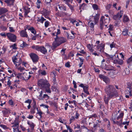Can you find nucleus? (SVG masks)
I'll use <instances>...</instances> for the list:
<instances>
[{"label": "nucleus", "mask_w": 132, "mask_h": 132, "mask_svg": "<svg viewBox=\"0 0 132 132\" xmlns=\"http://www.w3.org/2000/svg\"><path fill=\"white\" fill-rule=\"evenodd\" d=\"M118 86L116 85H109L105 88V90L108 95L106 97L105 95L103 99L105 103L108 105L109 100L113 97H117L119 96L118 90L120 89Z\"/></svg>", "instance_id": "obj_1"}, {"label": "nucleus", "mask_w": 132, "mask_h": 132, "mask_svg": "<svg viewBox=\"0 0 132 132\" xmlns=\"http://www.w3.org/2000/svg\"><path fill=\"white\" fill-rule=\"evenodd\" d=\"M38 85L42 89H45L47 93H51V91L50 88L51 85L46 80L43 79H40L38 81Z\"/></svg>", "instance_id": "obj_2"}, {"label": "nucleus", "mask_w": 132, "mask_h": 132, "mask_svg": "<svg viewBox=\"0 0 132 132\" xmlns=\"http://www.w3.org/2000/svg\"><path fill=\"white\" fill-rule=\"evenodd\" d=\"M110 19L109 16L107 14H105L104 16L101 17L100 21V28L101 30H102L104 26L107 25Z\"/></svg>", "instance_id": "obj_3"}, {"label": "nucleus", "mask_w": 132, "mask_h": 132, "mask_svg": "<svg viewBox=\"0 0 132 132\" xmlns=\"http://www.w3.org/2000/svg\"><path fill=\"white\" fill-rule=\"evenodd\" d=\"M104 44L102 43L96 46V51L92 53V54L95 56H98L100 54L104 52Z\"/></svg>", "instance_id": "obj_4"}, {"label": "nucleus", "mask_w": 132, "mask_h": 132, "mask_svg": "<svg viewBox=\"0 0 132 132\" xmlns=\"http://www.w3.org/2000/svg\"><path fill=\"white\" fill-rule=\"evenodd\" d=\"M15 75L17 78L21 79L22 80L27 81L31 77V75H29L26 72H24L23 73H18V74Z\"/></svg>", "instance_id": "obj_5"}, {"label": "nucleus", "mask_w": 132, "mask_h": 132, "mask_svg": "<svg viewBox=\"0 0 132 132\" xmlns=\"http://www.w3.org/2000/svg\"><path fill=\"white\" fill-rule=\"evenodd\" d=\"M32 48L37 51H40L44 54H46L47 53L46 49L44 46H32Z\"/></svg>", "instance_id": "obj_6"}, {"label": "nucleus", "mask_w": 132, "mask_h": 132, "mask_svg": "<svg viewBox=\"0 0 132 132\" xmlns=\"http://www.w3.org/2000/svg\"><path fill=\"white\" fill-rule=\"evenodd\" d=\"M18 54H17L12 58V61L15 66L20 65L22 62L21 59L20 58L18 57Z\"/></svg>", "instance_id": "obj_7"}, {"label": "nucleus", "mask_w": 132, "mask_h": 132, "mask_svg": "<svg viewBox=\"0 0 132 132\" xmlns=\"http://www.w3.org/2000/svg\"><path fill=\"white\" fill-rule=\"evenodd\" d=\"M6 35L10 41L13 42H16V37L15 35L10 32L7 33Z\"/></svg>", "instance_id": "obj_8"}, {"label": "nucleus", "mask_w": 132, "mask_h": 132, "mask_svg": "<svg viewBox=\"0 0 132 132\" xmlns=\"http://www.w3.org/2000/svg\"><path fill=\"white\" fill-rule=\"evenodd\" d=\"M29 55L34 63H36L38 61V57L36 54L32 53H31L29 54Z\"/></svg>", "instance_id": "obj_9"}, {"label": "nucleus", "mask_w": 132, "mask_h": 132, "mask_svg": "<svg viewBox=\"0 0 132 132\" xmlns=\"http://www.w3.org/2000/svg\"><path fill=\"white\" fill-rule=\"evenodd\" d=\"M125 97L127 98H129V95L132 96V88L127 89L125 91Z\"/></svg>", "instance_id": "obj_10"}, {"label": "nucleus", "mask_w": 132, "mask_h": 132, "mask_svg": "<svg viewBox=\"0 0 132 132\" xmlns=\"http://www.w3.org/2000/svg\"><path fill=\"white\" fill-rule=\"evenodd\" d=\"M60 44L58 42L56 39V38H55V41L52 44V46L51 47V48L53 50H54L57 47L60 46Z\"/></svg>", "instance_id": "obj_11"}, {"label": "nucleus", "mask_w": 132, "mask_h": 132, "mask_svg": "<svg viewBox=\"0 0 132 132\" xmlns=\"http://www.w3.org/2000/svg\"><path fill=\"white\" fill-rule=\"evenodd\" d=\"M58 42L61 45V44L65 43L67 41V39L62 37H59L56 38Z\"/></svg>", "instance_id": "obj_12"}, {"label": "nucleus", "mask_w": 132, "mask_h": 132, "mask_svg": "<svg viewBox=\"0 0 132 132\" xmlns=\"http://www.w3.org/2000/svg\"><path fill=\"white\" fill-rule=\"evenodd\" d=\"M123 14L122 12L120 11V12L118 13L117 14L114 15L113 19L115 20H120V19L122 16Z\"/></svg>", "instance_id": "obj_13"}, {"label": "nucleus", "mask_w": 132, "mask_h": 132, "mask_svg": "<svg viewBox=\"0 0 132 132\" xmlns=\"http://www.w3.org/2000/svg\"><path fill=\"white\" fill-rule=\"evenodd\" d=\"M109 28L108 30V32L110 35L111 36H112V35L114 34L113 30L114 29L113 26L112 24H110L109 26Z\"/></svg>", "instance_id": "obj_14"}, {"label": "nucleus", "mask_w": 132, "mask_h": 132, "mask_svg": "<svg viewBox=\"0 0 132 132\" xmlns=\"http://www.w3.org/2000/svg\"><path fill=\"white\" fill-rule=\"evenodd\" d=\"M26 31L24 30H22L20 32V34L21 36L23 37H28V36Z\"/></svg>", "instance_id": "obj_15"}, {"label": "nucleus", "mask_w": 132, "mask_h": 132, "mask_svg": "<svg viewBox=\"0 0 132 132\" xmlns=\"http://www.w3.org/2000/svg\"><path fill=\"white\" fill-rule=\"evenodd\" d=\"M101 122V121L100 120H97L96 121L95 123L93 125V127L95 129L96 128L100 127V125Z\"/></svg>", "instance_id": "obj_16"}, {"label": "nucleus", "mask_w": 132, "mask_h": 132, "mask_svg": "<svg viewBox=\"0 0 132 132\" xmlns=\"http://www.w3.org/2000/svg\"><path fill=\"white\" fill-rule=\"evenodd\" d=\"M8 11V10L6 8L4 7L0 8V15L6 13Z\"/></svg>", "instance_id": "obj_17"}, {"label": "nucleus", "mask_w": 132, "mask_h": 132, "mask_svg": "<svg viewBox=\"0 0 132 132\" xmlns=\"http://www.w3.org/2000/svg\"><path fill=\"white\" fill-rule=\"evenodd\" d=\"M100 16V14H97L96 15L94 16V21L95 24H96L98 22Z\"/></svg>", "instance_id": "obj_18"}, {"label": "nucleus", "mask_w": 132, "mask_h": 132, "mask_svg": "<svg viewBox=\"0 0 132 132\" xmlns=\"http://www.w3.org/2000/svg\"><path fill=\"white\" fill-rule=\"evenodd\" d=\"M50 12L48 10L46 9L44 10L43 11V15L45 16V18L50 19L48 16L49 15Z\"/></svg>", "instance_id": "obj_19"}, {"label": "nucleus", "mask_w": 132, "mask_h": 132, "mask_svg": "<svg viewBox=\"0 0 132 132\" xmlns=\"http://www.w3.org/2000/svg\"><path fill=\"white\" fill-rule=\"evenodd\" d=\"M15 0H5L4 2L7 3L8 5H13L14 2Z\"/></svg>", "instance_id": "obj_20"}, {"label": "nucleus", "mask_w": 132, "mask_h": 132, "mask_svg": "<svg viewBox=\"0 0 132 132\" xmlns=\"http://www.w3.org/2000/svg\"><path fill=\"white\" fill-rule=\"evenodd\" d=\"M39 75L45 76L46 74V73L45 70L40 69L38 71Z\"/></svg>", "instance_id": "obj_21"}, {"label": "nucleus", "mask_w": 132, "mask_h": 132, "mask_svg": "<svg viewBox=\"0 0 132 132\" xmlns=\"http://www.w3.org/2000/svg\"><path fill=\"white\" fill-rule=\"evenodd\" d=\"M5 78V80H7V85L9 86H10L11 84V82L10 80L11 78L10 77L6 76V77H4Z\"/></svg>", "instance_id": "obj_22"}, {"label": "nucleus", "mask_w": 132, "mask_h": 132, "mask_svg": "<svg viewBox=\"0 0 132 132\" xmlns=\"http://www.w3.org/2000/svg\"><path fill=\"white\" fill-rule=\"evenodd\" d=\"M36 109L37 110V112L36 114H38L39 116V118H41L42 117V115L43 114V113L40 110H39L38 108H37Z\"/></svg>", "instance_id": "obj_23"}, {"label": "nucleus", "mask_w": 132, "mask_h": 132, "mask_svg": "<svg viewBox=\"0 0 132 132\" xmlns=\"http://www.w3.org/2000/svg\"><path fill=\"white\" fill-rule=\"evenodd\" d=\"M12 124L13 125L12 126V127L13 128H14V127L18 128L19 127V123L18 122H16L15 120L12 123Z\"/></svg>", "instance_id": "obj_24"}, {"label": "nucleus", "mask_w": 132, "mask_h": 132, "mask_svg": "<svg viewBox=\"0 0 132 132\" xmlns=\"http://www.w3.org/2000/svg\"><path fill=\"white\" fill-rule=\"evenodd\" d=\"M20 65H17L15 66L16 68L19 70L21 72H22L23 71L25 70V69L23 67L20 66Z\"/></svg>", "instance_id": "obj_25"}, {"label": "nucleus", "mask_w": 132, "mask_h": 132, "mask_svg": "<svg viewBox=\"0 0 132 132\" xmlns=\"http://www.w3.org/2000/svg\"><path fill=\"white\" fill-rule=\"evenodd\" d=\"M27 124L29 125L31 128V130H33L34 128L35 127V125H34L33 123L32 122H29V121L27 122Z\"/></svg>", "instance_id": "obj_26"}, {"label": "nucleus", "mask_w": 132, "mask_h": 132, "mask_svg": "<svg viewBox=\"0 0 132 132\" xmlns=\"http://www.w3.org/2000/svg\"><path fill=\"white\" fill-rule=\"evenodd\" d=\"M88 86L87 85H86L83 88L84 92L88 95L89 94V93L88 91Z\"/></svg>", "instance_id": "obj_27"}, {"label": "nucleus", "mask_w": 132, "mask_h": 132, "mask_svg": "<svg viewBox=\"0 0 132 132\" xmlns=\"http://www.w3.org/2000/svg\"><path fill=\"white\" fill-rule=\"evenodd\" d=\"M103 81L105 82L107 84H109L110 83V81L109 78L106 77L103 80Z\"/></svg>", "instance_id": "obj_28"}, {"label": "nucleus", "mask_w": 132, "mask_h": 132, "mask_svg": "<svg viewBox=\"0 0 132 132\" xmlns=\"http://www.w3.org/2000/svg\"><path fill=\"white\" fill-rule=\"evenodd\" d=\"M87 6L85 3H83L80 6L79 9L80 10L82 9L83 10L86 9V8Z\"/></svg>", "instance_id": "obj_29"}, {"label": "nucleus", "mask_w": 132, "mask_h": 132, "mask_svg": "<svg viewBox=\"0 0 132 132\" xmlns=\"http://www.w3.org/2000/svg\"><path fill=\"white\" fill-rule=\"evenodd\" d=\"M51 89L54 92L56 93H57L59 92L58 89L55 86H52Z\"/></svg>", "instance_id": "obj_30"}, {"label": "nucleus", "mask_w": 132, "mask_h": 132, "mask_svg": "<svg viewBox=\"0 0 132 132\" xmlns=\"http://www.w3.org/2000/svg\"><path fill=\"white\" fill-rule=\"evenodd\" d=\"M128 30L126 28H125L123 29V31L122 34L124 36H126L128 35Z\"/></svg>", "instance_id": "obj_31"}, {"label": "nucleus", "mask_w": 132, "mask_h": 132, "mask_svg": "<svg viewBox=\"0 0 132 132\" xmlns=\"http://www.w3.org/2000/svg\"><path fill=\"white\" fill-rule=\"evenodd\" d=\"M37 5V7L39 9L40 7L41 1L40 0H37L36 3Z\"/></svg>", "instance_id": "obj_32"}, {"label": "nucleus", "mask_w": 132, "mask_h": 132, "mask_svg": "<svg viewBox=\"0 0 132 132\" xmlns=\"http://www.w3.org/2000/svg\"><path fill=\"white\" fill-rule=\"evenodd\" d=\"M88 24L89 26L93 29L94 27V25L96 24H95L94 23L91 21H90L88 22Z\"/></svg>", "instance_id": "obj_33"}, {"label": "nucleus", "mask_w": 132, "mask_h": 132, "mask_svg": "<svg viewBox=\"0 0 132 132\" xmlns=\"http://www.w3.org/2000/svg\"><path fill=\"white\" fill-rule=\"evenodd\" d=\"M42 93L43 92L42 90H41L39 92V95L38 97V99L40 100L43 99V96H42Z\"/></svg>", "instance_id": "obj_34"}, {"label": "nucleus", "mask_w": 132, "mask_h": 132, "mask_svg": "<svg viewBox=\"0 0 132 132\" xmlns=\"http://www.w3.org/2000/svg\"><path fill=\"white\" fill-rule=\"evenodd\" d=\"M45 46L47 49H48L49 50V52H50L51 50V48L52 46L48 43H46Z\"/></svg>", "instance_id": "obj_35"}, {"label": "nucleus", "mask_w": 132, "mask_h": 132, "mask_svg": "<svg viewBox=\"0 0 132 132\" xmlns=\"http://www.w3.org/2000/svg\"><path fill=\"white\" fill-rule=\"evenodd\" d=\"M117 112L113 114L112 116V119L115 120H117Z\"/></svg>", "instance_id": "obj_36"}, {"label": "nucleus", "mask_w": 132, "mask_h": 132, "mask_svg": "<svg viewBox=\"0 0 132 132\" xmlns=\"http://www.w3.org/2000/svg\"><path fill=\"white\" fill-rule=\"evenodd\" d=\"M46 19H44L42 16L40 19H39V21L42 23H43L44 21L46 20Z\"/></svg>", "instance_id": "obj_37"}, {"label": "nucleus", "mask_w": 132, "mask_h": 132, "mask_svg": "<svg viewBox=\"0 0 132 132\" xmlns=\"http://www.w3.org/2000/svg\"><path fill=\"white\" fill-rule=\"evenodd\" d=\"M92 6L94 10H97L99 9L98 6L96 4H93Z\"/></svg>", "instance_id": "obj_38"}, {"label": "nucleus", "mask_w": 132, "mask_h": 132, "mask_svg": "<svg viewBox=\"0 0 132 132\" xmlns=\"http://www.w3.org/2000/svg\"><path fill=\"white\" fill-rule=\"evenodd\" d=\"M68 102L69 104H73L75 107H76L77 105L76 102L75 100H73L71 101H68Z\"/></svg>", "instance_id": "obj_39"}, {"label": "nucleus", "mask_w": 132, "mask_h": 132, "mask_svg": "<svg viewBox=\"0 0 132 132\" xmlns=\"http://www.w3.org/2000/svg\"><path fill=\"white\" fill-rule=\"evenodd\" d=\"M123 20L125 22H127L129 20V19L127 16H124Z\"/></svg>", "instance_id": "obj_40"}, {"label": "nucleus", "mask_w": 132, "mask_h": 132, "mask_svg": "<svg viewBox=\"0 0 132 132\" xmlns=\"http://www.w3.org/2000/svg\"><path fill=\"white\" fill-rule=\"evenodd\" d=\"M30 30L31 31L32 33L34 34L35 35L36 34V31L33 27H31V29Z\"/></svg>", "instance_id": "obj_41"}, {"label": "nucleus", "mask_w": 132, "mask_h": 132, "mask_svg": "<svg viewBox=\"0 0 132 132\" xmlns=\"http://www.w3.org/2000/svg\"><path fill=\"white\" fill-rule=\"evenodd\" d=\"M75 119L76 118L74 117H71L70 119V123H71L72 122L74 121L75 120Z\"/></svg>", "instance_id": "obj_42"}, {"label": "nucleus", "mask_w": 132, "mask_h": 132, "mask_svg": "<svg viewBox=\"0 0 132 132\" xmlns=\"http://www.w3.org/2000/svg\"><path fill=\"white\" fill-rule=\"evenodd\" d=\"M67 15V13L63 12H61V17H63Z\"/></svg>", "instance_id": "obj_43"}, {"label": "nucleus", "mask_w": 132, "mask_h": 132, "mask_svg": "<svg viewBox=\"0 0 132 132\" xmlns=\"http://www.w3.org/2000/svg\"><path fill=\"white\" fill-rule=\"evenodd\" d=\"M127 63L129 64L132 62V56H131L130 58L127 60Z\"/></svg>", "instance_id": "obj_44"}, {"label": "nucleus", "mask_w": 132, "mask_h": 132, "mask_svg": "<svg viewBox=\"0 0 132 132\" xmlns=\"http://www.w3.org/2000/svg\"><path fill=\"white\" fill-rule=\"evenodd\" d=\"M98 116L97 114H93L89 116V118H93V117L94 118H96Z\"/></svg>", "instance_id": "obj_45"}, {"label": "nucleus", "mask_w": 132, "mask_h": 132, "mask_svg": "<svg viewBox=\"0 0 132 132\" xmlns=\"http://www.w3.org/2000/svg\"><path fill=\"white\" fill-rule=\"evenodd\" d=\"M132 82H128L127 84V89L132 88L131 87Z\"/></svg>", "instance_id": "obj_46"}, {"label": "nucleus", "mask_w": 132, "mask_h": 132, "mask_svg": "<svg viewBox=\"0 0 132 132\" xmlns=\"http://www.w3.org/2000/svg\"><path fill=\"white\" fill-rule=\"evenodd\" d=\"M124 115L123 113H122L120 114L117 117V120H118L119 119L123 117Z\"/></svg>", "instance_id": "obj_47"}, {"label": "nucleus", "mask_w": 132, "mask_h": 132, "mask_svg": "<svg viewBox=\"0 0 132 132\" xmlns=\"http://www.w3.org/2000/svg\"><path fill=\"white\" fill-rule=\"evenodd\" d=\"M50 98V97L47 94H44L43 95V100L44 98H46L47 99H48Z\"/></svg>", "instance_id": "obj_48"}, {"label": "nucleus", "mask_w": 132, "mask_h": 132, "mask_svg": "<svg viewBox=\"0 0 132 132\" xmlns=\"http://www.w3.org/2000/svg\"><path fill=\"white\" fill-rule=\"evenodd\" d=\"M27 45L26 43L23 42V43L20 45V46L23 48L24 47L27 46Z\"/></svg>", "instance_id": "obj_49"}, {"label": "nucleus", "mask_w": 132, "mask_h": 132, "mask_svg": "<svg viewBox=\"0 0 132 132\" xmlns=\"http://www.w3.org/2000/svg\"><path fill=\"white\" fill-rule=\"evenodd\" d=\"M116 45V43H114V42H113L110 45V47L111 48H113L115 47Z\"/></svg>", "instance_id": "obj_50"}, {"label": "nucleus", "mask_w": 132, "mask_h": 132, "mask_svg": "<svg viewBox=\"0 0 132 132\" xmlns=\"http://www.w3.org/2000/svg\"><path fill=\"white\" fill-rule=\"evenodd\" d=\"M76 114L75 115V118L76 119H78L79 116L80 115L78 113L77 111H76Z\"/></svg>", "instance_id": "obj_51"}, {"label": "nucleus", "mask_w": 132, "mask_h": 132, "mask_svg": "<svg viewBox=\"0 0 132 132\" xmlns=\"http://www.w3.org/2000/svg\"><path fill=\"white\" fill-rule=\"evenodd\" d=\"M9 31L11 32H14L15 31V30L12 27H9Z\"/></svg>", "instance_id": "obj_52"}, {"label": "nucleus", "mask_w": 132, "mask_h": 132, "mask_svg": "<svg viewBox=\"0 0 132 132\" xmlns=\"http://www.w3.org/2000/svg\"><path fill=\"white\" fill-rule=\"evenodd\" d=\"M123 63V61L122 60L119 59L118 60V64L120 65H122Z\"/></svg>", "instance_id": "obj_53"}, {"label": "nucleus", "mask_w": 132, "mask_h": 132, "mask_svg": "<svg viewBox=\"0 0 132 132\" xmlns=\"http://www.w3.org/2000/svg\"><path fill=\"white\" fill-rule=\"evenodd\" d=\"M31 29V27H30V26L26 25V26L25 28L24 29L25 30H26V29H28V30H30Z\"/></svg>", "instance_id": "obj_54"}, {"label": "nucleus", "mask_w": 132, "mask_h": 132, "mask_svg": "<svg viewBox=\"0 0 132 132\" xmlns=\"http://www.w3.org/2000/svg\"><path fill=\"white\" fill-rule=\"evenodd\" d=\"M112 6L111 4H109L107 5L106 7V8L107 10H109Z\"/></svg>", "instance_id": "obj_55"}, {"label": "nucleus", "mask_w": 132, "mask_h": 132, "mask_svg": "<svg viewBox=\"0 0 132 132\" xmlns=\"http://www.w3.org/2000/svg\"><path fill=\"white\" fill-rule=\"evenodd\" d=\"M16 44H14L13 45H12L11 46V47H12L13 49L16 50L17 49V48L16 47Z\"/></svg>", "instance_id": "obj_56"}, {"label": "nucleus", "mask_w": 132, "mask_h": 132, "mask_svg": "<svg viewBox=\"0 0 132 132\" xmlns=\"http://www.w3.org/2000/svg\"><path fill=\"white\" fill-rule=\"evenodd\" d=\"M61 33L60 30L59 29H57V33H56V38H57L58 37V36H57V35L60 34Z\"/></svg>", "instance_id": "obj_57"}, {"label": "nucleus", "mask_w": 132, "mask_h": 132, "mask_svg": "<svg viewBox=\"0 0 132 132\" xmlns=\"http://www.w3.org/2000/svg\"><path fill=\"white\" fill-rule=\"evenodd\" d=\"M34 104L32 106V109H36L37 108V107H36V103L35 101H34Z\"/></svg>", "instance_id": "obj_58"}, {"label": "nucleus", "mask_w": 132, "mask_h": 132, "mask_svg": "<svg viewBox=\"0 0 132 132\" xmlns=\"http://www.w3.org/2000/svg\"><path fill=\"white\" fill-rule=\"evenodd\" d=\"M31 100L28 99L27 100L25 101L24 102L25 103H29V104H30V103H31Z\"/></svg>", "instance_id": "obj_59"}, {"label": "nucleus", "mask_w": 132, "mask_h": 132, "mask_svg": "<svg viewBox=\"0 0 132 132\" xmlns=\"http://www.w3.org/2000/svg\"><path fill=\"white\" fill-rule=\"evenodd\" d=\"M65 66L69 68L70 67V62H68L66 63L65 64Z\"/></svg>", "instance_id": "obj_60"}, {"label": "nucleus", "mask_w": 132, "mask_h": 132, "mask_svg": "<svg viewBox=\"0 0 132 132\" xmlns=\"http://www.w3.org/2000/svg\"><path fill=\"white\" fill-rule=\"evenodd\" d=\"M35 109H31L30 112L31 114H34L35 113Z\"/></svg>", "instance_id": "obj_61"}, {"label": "nucleus", "mask_w": 132, "mask_h": 132, "mask_svg": "<svg viewBox=\"0 0 132 132\" xmlns=\"http://www.w3.org/2000/svg\"><path fill=\"white\" fill-rule=\"evenodd\" d=\"M49 24V22L48 21H47L45 22V26L46 27H47Z\"/></svg>", "instance_id": "obj_62"}, {"label": "nucleus", "mask_w": 132, "mask_h": 132, "mask_svg": "<svg viewBox=\"0 0 132 132\" xmlns=\"http://www.w3.org/2000/svg\"><path fill=\"white\" fill-rule=\"evenodd\" d=\"M38 36V35H37L35 36H34L32 37L31 39L32 40H35L36 39V38Z\"/></svg>", "instance_id": "obj_63"}, {"label": "nucleus", "mask_w": 132, "mask_h": 132, "mask_svg": "<svg viewBox=\"0 0 132 132\" xmlns=\"http://www.w3.org/2000/svg\"><path fill=\"white\" fill-rule=\"evenodd\" d=\"M69 6L70 9H71V10L72 11H72L73 10V7L69 3L67 4Z\"/></svg>", "instance_id": "obj_64"}]
</instances>
